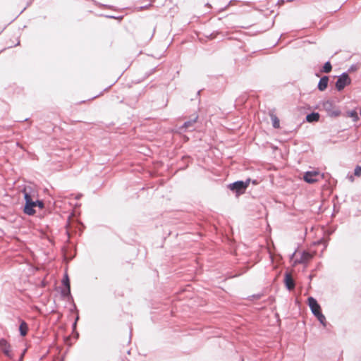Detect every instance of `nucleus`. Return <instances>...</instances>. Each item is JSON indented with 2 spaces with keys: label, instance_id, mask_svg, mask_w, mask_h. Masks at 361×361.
<instances>
[{
  "label": "nucleus",
  "instance_id": "nucleus-1",
  "mask_svg": "<svg viewBox=\"0 0 361 361\" xmlns=\"http://www.w3.org/2000/svg\"><path fill=\"white\" fill-rule=\"evenodd\" d=\"M250 184V179H247L245 181L243 180H237L234 183H230L228 185V188L231 190L233 192H235L236 195H240L243 194L247 188Z\"/></svg>",
  "mask_w": 361,
  "mask_h": 361
},
{
  "label": "nucleus",
  "instance_id": "nucleus-2",
  "mask_svg": "<svg viewBox=\"0 0 361 361\" xmlns=\"http://www.w3.org/2000/svg\"><path fill=\"white\" fill-rule=\"evenodd\" d=\"M324 110L327 113L330 117H337L341 114L338 108L336 107L334 102L332 100L324 101L320 104Z\"/></svg>",
  "mask_w": 361,
  "mask_h": 361
},
{
  "label": "nucleus",
  "instance_id": "nucleus-3",
  "mask_svg": "<svg viewBox=\"0 0 361 361\" xmlns=\"http://www.w3.org/2000/svg\"><path fill=\"white\" fill-rule=\"evenodd\" d=\"M24 199L25 201V204L24 206L23 212L25 214L32 216L35 214V210L34 207H35V202L33 201L31 197V195L26 191L24 192Z\"/></svg>",
  "mask_w": 361,
  "mask_h": 361
},
{
  "label": "nucleus",
  "instance_id": "nucleus-4",
  "mask_svg": "<svg viewBox=\"0 0 361 361\" xmlns=\"http://www.w3.org/2000/svg\"><path fill=\"white\" fill-rule=\"evenodd\" d=\"M197 119H198V115H197V114L193 115L192 117L190 120L184 122V123L182 126H179L177 128V130H176L177 133L182 134V133H185L187 130H194L195 129L194 125L197 122Z\"/></svg>",
  "mask_w": 361,
  "mask_h": 361
},
{
  "label": "nucleus",
  "instance_id": "nucleus-5",
  "mask_svg": "<svg viewBox=\"0 0 361 361\" xmlns=\"http://www.w3.org/2000/svg\"><path fill=\"white\" fill-rule=\"evenodd\" d=\"M350 82L351 80L348 74L344 72L338 77L335 86L336 90L340 92L343 90L345 86L350 85Z\"/></svg>",
  "mask_w": 361,
  "mask_h": 361
},
{
  "label": "nucleus",
  "instance_id": "nucleus-6",
  "mask_svg": "<svg viewBox=\"0 0 361 361\" xmlns=\"http://www.w3.org/2000/svg\"><path fill=\"white\" fill-rule=\"evenodd\" d=\"M307 304L312 312L315 316L316 314L322 312V308L317 300L313 297H309L307 298Z\"/></svg>",
  "mask_w": 361,
  "mask_h": 361
},
{
  "label": "nucleus",
  "instance_id": "nucleus-7",
  "mask_svg": "<svg viewBox=\"0 0 361 361\" xmlns=\"http://www.w3.org/2000/svg\"><path fill=\"white\" fill-rule=\"evenodd\" d=\"M62 283L65 286V288L61 292V296L63 298L71 297L70 280L67 274H65L62 279Z\"/></svg>",
  "mask_w": 361,
  "mask_h": 361
},
{
  "label": "nucleus",
  "instance_id": "nucleus-8",
  "mask_svg": "<svg viewBox=\"0 0 361 361\" xmlns=\"http://www.w3.org/2000/svg\"><path fill=\"white\" fill-rule=\"evenodd\" d=\"M0 348L3 353L10 359L13 358V355L11 353V345L5 338L0 339Z\"/></svg>",
  "mask_w": 361,
  "mask_h": 361
},
{
  "label": "nucleus",
  "instance_id": "nucleus-9",
  "mask_svg": "<svg viewBox=\"0 0 361 361\" xmlns=\"http://www.w3.org/2000/svg\"><path fill=\"white\" fill-rule=\"evenodd\" d=\"M283 281H284L286 288L288 290L290 291V290H293L295 289V283L290 273H288V272L285 273Z\"/></svg>",
  "mask_w": 361,
  "mask_h": 361
},
{
  "label": "nucleus",
  "instance_id": "nucleus-10",
  "mask_svg": "<svg viewBox=\"0 0 361 361\" xmlns=\"http://www.w3.org/2000/svg\"><path fill=\"white\" fill-rule=\"evenodd\" d=\"M319 173L317 171H307L303 176V179L306 183H314L318 180Z\"/></svg>",
  "mask_w": 361,
  "mask_h": 361
},
{
  "label": "nucleus",
  "instance_id": "nucleus-11",
  "mask_svg": "<svg viewBox=\"0 0 361 361\" xmlns=\"http://www.w3.org/2000/svg\"><path fill=\"white\" fill-rule=\"evenodd\" d=\"M329 80V78L327 75L322 76L317 85L318 90L321 92L324 91L328 87Z\"/></svg>",
  "mask_w": 361,
  "mask_h": 361
},
{
  "label": "nucleus",
  "instance_id": "nucleus-12",
  "mask_svg": "<svg viewBox=\"0 0 361 361\" xmlns=\"http://www.w3.org/2000/svg\"><path fill=\"white\" fill-rule=\"evenodd\" d=\"M320 115L317 112H312L306 116V121L308 123L317 122L319 120Z\"/></svg>",
  "mask_w": 361,
  "mask_h": 361
},
{
  "label": "nucleus",
  "instance_id": "nucleus-13",
  "mask_svg": "<svg viewBox=\"0 0 361 361\" xmlns=\"http://www.w3.org/2000/svg\"><path fill=\"white\" fill-rule=\"evenodd\" d=\"M28 326L27 324L25 321H21L19 326V331L20 334L22 336H25L27 334Z\"/></svg>",
  "mask_w": 361,
  "mask_h": 361
},
{
  "label": "nucleus",
  "instance_id": "nucleus-14",
  "mask_svg": "<svg viewBox=\"0 0 361 361\" xmlns=\"http://www.w3.org/2000/svg\"><path fill=\"white\" fill-rule=\"evenodd\" d=\"M312 257V254H310L309 252L303 251L301 255L299 262L300 263H305V262H308L310 259H311Z\"/></svg>",
  "mask_w": 361,
  "mask_h": 361
},
{
  "label": "nucleus",
  "instance_id": "nucleus-15",
  "mask_svg": "<svg viewBox=\"0 0 361 361\" xmlns=\"http://www.w3.org/2000/svg\"><path fill=\"white\" fill-rule=\"evenodd\" d=\"M270 118L272 121V126L274 128L277 129L280 128V121L279 118L274 114H270Z\"/></svg>",
  "mask_w": 361,
  "mask_h": 361
},
{
  "label": "nucleus",
  "instance_id": "nucleus-16",
  "mask_svg": "<svg viewBox=\"0 0 361 361\" xmlns=\"http://www.w3.org/2000/svg\"><path fill=\"white\" fill-rule=\"evenodd\" d=\"M346 114L348 117L352 118L354 122H357L359 120V116L355 109L347 111Z\"/></svg>",
  "mask_w": 361,
  "mask_h": 361
},
{
  "label": "nucleus",
  "instance_id": "nucleus-17",
  "mask_svg": "<svg viewBox=\"0 0 361 361\" xmlns=\"http://www.w3.org/2000/svg\"><path fill=\"white\" fill-rule=\"evenodd\" d=\"M331 70H332V66H331V63L329 61H326L324 64L321 71L323 73H329L331 71Z\"/></svg>",
  "mask_w": 361,
  "mask_h": 361
},
{
  "label": "nucleus",
  "instance_id": "nucleus-18",
  "mask_svg": "<svg viewBox=\"0 0 361 361\" xmlns=\"http://www.w3.org/2000/svg\"><path fill=\"white\" fill-rule=\"evenodd\" d=\"M315 317L319 320V322L324 326H326V321L325 316L322 314V312H320L315 315Z\"/></svg>",
  "mask_w": 361,
  "mask_h": 361
},
{
  "label": "nucleus",
  "instance_id": "nucleus-19",
  "mask_svg": "<svg viewBox=\"0 0 361 361\" xmlns=\"http://www.w3.org/2000/svg\"><path fill=\"white\" fill-rule=\"evenodd\" d=\"M35 207H38L40 209H42L44 207V203L42 200H37L35 202Z\"/></svg>",
  "mask_w": 361,
  "mask_h": 361
},
{
  "label": "nucleus",
  "instance_id": "nucleus-20",
  "mask_svg": "<svg viewBox=\"0 0 361 361\" xmlns=\"http://www.w3.org/2000/svg\"><path fill=\"white\" fill-rule=\"evenodd\" d=\"M354 174L355 176H360L361 175V166H357L355 168V170H354Z\"/></svg>",
  "mask_w": 361,
  "mask_h": 361
},
{
  "label": "nucleus",
  "instance_id": "nucleus-21",
  "mask_svg": "<svg viewBox=\"0 0 361 361\" xmlns=\"http://www.w3.org/2000/svg\"><path fill=\"white\" fill-rule=\"evenodd\" d=\"M152 6V4H149L148 5L140 6V10L147 9V8H149V6Z\"/></svg>",
  "mask_w": 361,
  "mask_h": 361
},
{
  "label": "nucleus",
  "instance_id": "nucleus-22",
  "mask_svg": "<svg viewBox=\"0 0 361 361\" xmlns=\"http://www.w3.org/2000/svg\"><path fill=\"white\" fill-rule=\"evenodd\" d=\"M233 1H234V0H231V1H229V3L228 4V5H226V6H225V8H224V10H226V8H227L230 5H231V4H232V3H233Z\"/></svg>",
  "mask_w": 361,
  "mask_h": 361
},
{
  "label": "nucleus",
  "instance_id": "nucleus-23",
  "mask_svg": "<svg viewBox=\"0 0 361 361\" xmlns=\"http://www.w3.org/2000/svg\"><path fill=\"white\" fill-rule=\"evenodd\" d=\"M78 319V317L76 318L75 322L73 324V329H75V327H76V322H77Z\"/></svg>",
  "mask_w": 361,
  "mask_h": 361
},
{
  "label": "nucleus",
  "instance_id": "nucleus-24",
  "mask_svg": "<svg viewBox=\"0 0 361 361\" xmlns=\"http://www.w3.org/2000/svg\"><path fill=\"white\" fill-rule=\"evenodd\" d=\"M155 69H156L155 68H153V69H152V70L150 71V72L148 73V75H149L152 74V73L155 71Z\"/></svg>",
  "mask_w": 361,
  "mask_h": 361
},
{
  "label": "nucleus",
  "instance_id": "nucleus-25",
  "mask_svg": "<svg viewBox=\"0 0 361 361\" xmlns=\"http://www.w3.org/2000/svg\"><path fill=\"white\" fill-rule=\"evenodd\" d=\"M25 350H24V352L21 354V356H20V359L23 360V355H24V354H25Z\"/></svg>",
  "mask_w": 361,
  "mask_h": 361
},
{
  "label": "nucleus",
  "instance_id": "nucleus-26",
  "mask_svg": "<svg viewBox=\"0 0 361 361\" xmlns=\"http://www.w3.org/2000/svg\"><path fill=\"white\" fill-rule=\"evenodd\" d=\"M25 350H24V352L21 354V356H20V359L23 360V355H24V354H25Z\"/></svg>",
  "mask_w": 361,
  "mask_h": 361
},
{
  "label": "nucleus",
  "instance_id": "nucleus-27",
  "mask_svg": "<svg viewBox=\"0 0 361 361\" xmlns=\"http://www.w3.org/2000/svg\"><path fill=\"white\" fill-rule=\"evenodd\" d=\"M200 92H201V90H199V91L197 92V94H198V95L200 94Z\"/></svg>",
  "mask_w": 361,
  "mask_h": 361
},
{
  "label": "nucleus",
  "instance_id": "nucleus-28",
  "mask_svg": "<svg viewBox=\"0 0 361 361\" xmlns=\"http://www.w3.org/2000/svg\"><path fill=\"white\" fill-rule=\"evenodd\" d=\"M80 196H81V195H80L77 196V197H76V198H77V199H79Z\"/></svg>",
  "mask_w": 361,
  "mask_h": 361
},
{
  "label": "nucleus",
  "instance_id": "nucleus-29",
  "mask_svg": "<svg viewBox=\"0 0 361 361\" xmlns=\"http://www.w3.org/2000/svg\"><path fill=\"white\" fill-rule=\"evenodd\" d=\"M98 96H94V97L92 98V99H94V98H97Z\"/></svg>",
  "mask_w": 361,
  "mask_h": 361
},
{
  "label": "nucleus",
  "instance_id": "nucleus-30",
  "mask_svg": "<svg viewBox=\"0 0 361 361\" xmlns=\"http://www.w3.org/2000/svg\"><path fill=\"white\" fill-rule=\"evenodd\" d=\"M360 114L361 115V108L360 109Z\"/></svg>",
  "mask_w": 361,
  "mask_h": 361
},
{
  "label": "nucleus",
  "instance_id": "nucleus-31",
  "mask_svg": "<svg viewBox=\"0 0 361 361\" xmlns=\"http://www.w3.org/2000/svg\"><path fill=\"white\" fill-rule=\"evenodd\" d=\"M19 361H23V360L20 359V360H19Z\"/></svg>",
  "mask_w": 361,
  "mask_h": 361
}]
</instances>
